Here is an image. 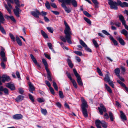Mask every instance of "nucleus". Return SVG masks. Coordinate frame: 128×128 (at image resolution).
Here are the masks:
<instances>
[{"label": "nucleus", "mask_w": 128, "mask_h": 128, "mask_svg": "<svg viewBox=\"0 0 128 128\" xmlns=\"http://www.w3.org/2000/svg\"><path fill=\"white\" fill-rule=\"evenodd\" d=\"M64 22L66 27L65 28V30L64 31V33L65 34V38L62 36H60V38L64 42H66V40L68 43L71 44L72 42L70 40L71 38L70 34L72 33L70 28L66 21H64Z\"/></svg>", "instance_id": "1"}, {"label": "nucleus", "mask_w": 128, "mask_h": 128, "mask_svg": "<svg viewBox=\"0 0 128 128\" xmlns=\"http://www.w3.org/2000/svg\"><path fill=\"white\" fill-rule=\"evenodd\" d=\"M108 4L110 6L111 8L115 10H117L118 8L117 6L119 5L122 2L120 0H118L117 2H114L112 0H108Z\"/></svg>", "instance_id": "2"}, {"label": "nucleus", "mask_w": 128, "mask_h": 128, "mask_svg": "<svg viewBox=\"0 0 128 128\" xmlns=\"http://www.w3.org/2000/svg\"><path fill=\"white\" fill-rule=\"evenodd\" d=\"M16 5L15 6V8L13 10L14 13L18 18H19L20 16V13L22 12L21 10L19 8L20 7L21 5L20 4L19 2L16 4Z\"/></svg>", "instance_id": "3"}, {"label": "nucleus", "mask_w": 128, "mask_h": 128, "mask_svg": "<svg viewBox=\"0 0 128 128\" xmlns=\"http://www.w3.org/2000/svg\"><path fill=\"white\" fill-rule=\"evenodd\" d=\"M73 71L75 76L77 78V81L78 85L81 86H83V83L79 74L77 73L75 69H73Z\"/></svg>", "instance_id": "4"}, {"label": "nucleus", "mask_w": 128, "mask_h": 128, "mask_svg": "<svg viewBox=\"0 0 128 128\" xmlns=\"http://www.w3.org/2000/svg\"><path fill=\"white\" fill-rule=\"evenodd\" d=\"M81 100L82 103V112H87V110L86 109L88 108V105L87 102L83 98H81Z\"/></svg>", "instance_id": "5"}, {"label": "nucleus", "mask_w": 128, "mask_h": 128, "mask_svg": "<svg viewBox=\"0 0 128 128\" xmlns=\"http://www.w3.org/2000/svg\"><path fill=\"white\" fill-rule=\"evenodd\" d=\"M80 44L86 50L90 52H92L91 50L88 47L87 45L83 40H80Z\"/></svg>", "instance_id": "6"}, {"label": "nucleus", "mask_w": 128, "mask_h": 128, "mask_svg": "<svg viewBox=\"0 0 128 128\" xmlns=\"http://www.w3.org/2000/svg\"><path fill=\"white\" fill-rule=\"evenodd\" d=\"M31 13L32 15L36 18H39V15H41V14L39 11L36 9V10L35 11H32Z\"/></svg>", "instance_id": "7"}, {"label": "nucleus", "mask_w": 128, "mask_h": 128, "mask_svg": "<svg viewBox=\"0 0 128 128\" xmlns=\"http://www.w3.org/2000/svg\"><path fill=\"white\" fill-rule=\"evenodd\" d=\"M61 6L63 8L65 12L67 13L71 12L72 9L71 8L67 7L66 5L62 4Z\"/></svg>", "instance_id": "8"}, {"label": "nucleus", "mask_w": 128, "mask_h": 128, "mask_svg": "<svg viewBox=\"0 0 128 128\" xmlns=\"http://www.w3.org/2000/svg\"><path fill=\"white\" fill-rule=\"evenodd\" d=\"M1 78H2V81L3 82H4L5 81H9L10 80V77L6 74L2 75Z\"/></svg>", "instance_id": "9"}, {"label": "nucleus", "mask_w": 128, "mask_h": 128, "mask_svg": "<svg viewBox=\"0 0 128 128\" xmlns=\"http://www.w3.org/2000/svg\"><path fill=\"white\" fill-rule=\"evenodd\" d=\"M8 6L6 4L4 6L9 13L10 14L11 12V10L12 9V8L10 3L8 2Z\"/></svg>", "instance_id": "10"}, {"label": "nucleus", "mask_w": 128, "mask_h": 128, "mask_svg": "<svg viewBox=\"0 0 128 128\" xmlns=\"http://www.w3.org/2000/svg\"><path fill=\"white\" fill-rule=\"evenodd\" d=\"M60 2L62 3V4L70 5L72 0H58Z\"/></svg>", "instance_id": "11"}, {"label": "nucleus", "mask_w": 128, "mask_h": 128, "mask_svg": "<svg viewBox=\"0 0 128 128\" xmlns=\"http://www.w3.org/2000/svg\"><path fill=\"white\" fill-rule=\"evenodd\" d=\"M6 86L11 90H14L15 89L14 85L13 84L10 83H7L6 85Z\"/></svg>", "instance_id": "12"}, {"label": "nucleus", "mask_w": 128, "mask_h": 128, "mask_svg": "<svg viewBox=\"0 0 128 128\" xmlns=\"http://www.w3.org/2000/svg\"><path fill=\"white\" fill-rule=\"evenodd\" d=\"M28 84L30 88L29 89V91L30 92L33 93V91L35 90L34 87L30 82H28Z\"/></svg>", "instance_id": "13"}, {"label": "nucleus", "mask_w": 128, "mask_h": 128, "mask_svg": "<svg viewBox=\"0 0 128 128\" xmlns=\"http://www.w3.org/2000/svg\"><path fill=\"white\" fill-rule=\"evenodd\" d=\"M98 109L99 111V112H106V108L102 104H100V107H98Z\"/></svg>", "instance_id": "14"}, {"label": "nucleus", "mask_w": 128, "mask_h": 128, "mask_svg": "<svg viewBox=\"0 0 128 128\" xmlns=\"http://www.w3.org/2000/svg\"><path fill=\"white\" fill-rule=\"evenodd\" d=\"M24 96L22 95H19L16 98L15 100L17 102H18L22 101L23 100Z\"/></svg>", "instance_id": "15"}, {"label": "nucleus", "mask_w": 128, "mask_h": 128, "mask_svg": "<svg viewBox=\"0 0 128 128\" xmlns=\"http://www.w3.org/2000/svg\"><path fill=\"white\" fill-rule=\"evenodd\" d=\"M23 116L22 115L20 114H17L13 116V118L15 120H20L21 119Z\"/></svg>", "instance_id": "16"}, {"label": "nucleus", "mask_w": 128, "mask_h": 128, "mask_svg": "<svg viewBox=\"0 0 128 128\" xmlns=\"http://www.w3.org/2000/svg\"><path fill=\"white\" fill-rule=\"evenodd\" d=\"M119 18L123 25L126 24V22L124 19V17L122 14H120L119 16Z\"/></svg>", "instance_id": "17"}, {"label": "nucleus", "mask_w": 128, "mask_h": 128, "mask_svg": "<svg viewBox=\"0 0 128 128\" xmlns=\"http://www.w3.org/2000/svg\"><path fill=\"white\" fill-rule=\"evenodd\" d=\"M95 124L97 128H101V122L99 120H97L95 121Z\"/></svg>", "instance_id": "18"}, {"label": "nucleus", "mask_w": 128, "mask_h": 128, "mask_svg": "<svg viewBox=\"0 0 128 128\" xmlns=\"http://www.w3.org/2000/svg\"><path fill=\"white\" fill-rule=\"evenodd\" d=\"M117 40L122 45L124 46L125 45V42L124 40L122 38L118 37L117 38Z\"/></svg>", "instance_id": "19"}, {"label": "nucleus", "mask_w": 128, "mask_h": 128, "mask_svg": "<svg viewBox=\"0 0 128 128\" xmlns=\"http://www.w3.org/2000/svg\"><path fill=\"white\" fill-rule=\"evenodd\" d=\"M47 74V78L48 80L50 81H51L52 80L51 76V73L49 70H46Z\"/></svg>", "instance_id": "20"}, {"label": "nucleus", "mask_w": 128, "mask_h": 128, "mask_svg": "<svg viewBox=\"0 0 128 128\" xmlns=\"http://www.w3.org/2000/svg\"><path fill=\"white\" fill-rule=\"evenodd\" d=\"M120 117L122 120L123 121L126 120V116L124 114V112H121Z\"/></svg>", "instance_id": "21"}, {"label": "nucleus", "mask_w": 128, "mask_h": 128, "mask_svg": "<svg viewBox=\"0 0 128 128\" xmlns=\"http://www.w3.org/2000/svg\"><path fill=\"white\" fill-rule=\"evenodd\" d=\"M42 61L43 63L45 66L46 70H49L48 68V64L44 58L42 59Z\"/></svg>", "instance_id": "22"}, {"label": "nucleus", "mask_w": 128, "mask_h": 128, "mask_svg": "<svg viewBox=\"0 0 128 128\" xmlns=\"http://www.w3.org/2000/svg\"><path fill=\"white\" fill-rule=\"evenodd\" d=\"M6 17L8 19H10L12 21L14 22H16V20L14 19V17L12 16H8L7 15L6 16Z\"/></svg>", "instance_id": "23"}, {"label": "nucleus", "mask_w": 128, "mask_h": 128, "mask_svg": "<svg viewBox=\"0 0 128 128\" xmlns=\"http://www.w3.org/2000/svg\"><path fill=\"white\" fill-rule=\"evenodd\" d=\"M1 51L0 52V55L1 57H3L5 56L4 49L3 47H1Z\"/></svg>", "instance_id": "24"}, {"label": "nucleus", "mask_w": 128, "mask_h": 128, "mask_svg": "<svg viewBox=\"0 0 128 128\" xmlns=\"http://www.w3.org/2000/svg\"><path fill=\"white\" fill-rule=\"evenodd\" d=\"M16 40L18 44L20 46L22 45V43L20 38L17 36L16 37Z\"/></svg>", "instance_id": "25"}, {"label": "nucleus", "mask_w": 128, "mask_h": 128, "mask_svg": "<svg viewBox=\"0 0 128 128\" xmlns=\"http://www.w3.org/2000/svg\"><path fill=\"white\" fill-rule=\"evenodd\" d=\"M104 86L106 88V89L110 93H112V90L110 87H109L108 85L106 84H104Z\"/></svg>", "instance_id": "26"}, {"label": "nucleus", "mask_w": 128, "mask_h": 128, "mask_svg": "<svg viewBox=\"0 0 128 128\" xmlns=\"http://www.w3.org/2000/svg\"><path fill=\"white\" fill-rule=\"evenodd\" d=\"M101 125L104 128H106L108 126L107 124L103 120L101 121Z\"/></svg>", "instance_id": "27"}, {"label": "nucleus", "mask_w": 128, "mask_h": 128, "mask_svg": "<svg viewBox=\"0 0 128 128\" xmlns=\"http://www.w3.org/2000/svg\"><path fill=\"white\" fill-rule=\"evenodd\" d=\"M104 80L106 82H108L110 81V77L108 74H106L105 76Z\"/></svg>", "instance_id": "28"}, {"label": "nucleus", "mask_w": 128, "mask_h": 128, "mask_svg": "<svg viewBox=\"0 0 128 128\" xmlns=\"http://www.w3.org/2000/svg\"><path fill=\"white\" fill-rule=\"evenodd\" d=\"M41 32L42 36L45 38H48V37L47 34L43 30H41Z\"/></svg>", "instance_id": "29"}, {"label": "nucleus", "mask_w": 128, "mask_h": 128, "mask_svg": "<svg viewBox=\"0 0 128 128\" xmlns=\"http://www.w3.org/2000/svg\"><path fill=\"white\" fill-rule=\"evenodd\" d=\"M120 72V70L119 68H117L114 70V72L117 76H119V74Z\"/></svg>", "instance_id": "30"}, {"label": "nucleus", "mask_w": 128, "mask_h": 128, "mask_svg": "<svg viewBox=\"0 0 128 128\" xmlns=\"http://www.w3.org/2000/svg\"><path fill=\"white\" fill-rule=\"evenodd\" d=\"M67 62L69 67L71 68H72L73 66V65L72 64L71 60L69 59L67 60Z\"/></svg>", "instance_id": "31"}, {"label": "nucleus", "mask_w": 128, "mask_h": 128, "mask_svg": "<svg viewBox=\"0 0 128 128\" xmlns=\"http://www.w3.org/2000/svg\"><path fill=\"white\" fill-rule=\"evenodd\" d=\"M71 3L74 7H76L77 6V3L75 0H72Z\"/></svg>", "instance_id": "32"}, {"label": "nucleus", "mask_w": 128, "mask_h": 128, "mask_svg": "<svg viewBox=\"0 0 128 128\" xmlns=\"http://www.w3.org/2000/svg\"><path fill=\"white\" fill-rule=\"evenodd\" d=\"M30 56L32 59L34 64H37V61L33 55L32 54H30Z\"/></svg>", "instance_id": "33"}, {"label": "nucleus", "mask_w": 128, "mask_h": 128, "mask_svg": "<svg viewBox=\"0 0 128 128\" xmlns=\"http://www.w3.org/2000/svg\"><path fill=\"white\" fill-rule=\"evenodd\" d=\"M121 33L125 36H127L128 34V32L125 29H123L120 32Z\"/></svg>", "instance_id": "34"}, {"label": "nucleus", "mask_w": 128, "mask_h": 128, "mask_svg": "<svg viewBox=\"0 0 128 128\" xmlns=\"http://www.w3.org/2000/svg\"><path fill=\"white\" fill-rule=\"evenodd\" d=\"M45 4V6L47 8L48 10L50 9V5L49 2L48 1H46V2Z\"/></svg>", "instance_id": "35"}, {"label": "nucleus", "mask_w": 128, "mask_h": 128, "mask_svg": "<svg viewBox=\"0 0 128 128\" xmlns=\"http://www.w3.org/2000/svg\"><path fill=\"white\" fill-rule=\"evenodd\" d=\"M37 100L40 103L44 102L45 101L44 99L43 98H38Z\"/></svg>", "instance_id": "36"}, {"label": "nucleus", "mask_w": 128, "mask_h": 128, "mask_svg": "<svg viewBox=\"0 0 128 128\" xmlns=\"http://www.w3.org/2000/svg\"><path fill=\"white\" fill-rule=\"evenodd\" d=\"M92 42L96 48H98V44L96 40L94 39H93L92 40Z\"/></svg>", "instance_id": "37"}, {"label": "nucleus", "mask_w": 128, "mask_h": 128, "mask_svg": "<svg viewBox=\"0 0 128 128\" xmlns=\"http://www.w3.org/2000/svg\"><path fill=\"white\" fill-rule=\"evenodd\" d=\"M74 52L80 56H82L83 55L82 52H80L75 51Z\"/></svg>", "instance_id": "38"}, {"label": "nucleus", "mask_w": 128, "mask_h": 128, "mask_svg": "<svg viewBox=\"0 0 128 128\" xmlns=\"http://www.w3.org/2000/svg\"><path fill=\"white\" fill-rule=\"evenodd\" d=\"M84 20L89 24L91 25V22L90 20L88 18L86 17H84Z\"/></svg>", "instance_id": "39"}, {"label": "nucleus", "mask_w": 128, "mask_h": 128, "mask_svg": "<svg viewBox=\"0 0 128 128\" xmlns=\"http://www.w3.org/2000/svg\"><path fill=\"white\" fill-rule=\"evenodd\" d=\"M128 3L125 2H123V3L122 2L121 4L119 5L122 7H123L124 6H126L128 5Z\"/></svg>", "instance_id": "40"}, {"label": "nucleus", "mask_w": 128, "mask_h": 128, "mask_svg": "<svg viewBox=\"0 0 128 128\" xmlns=\"http://www.w3.org/2000/svg\"><path fill=\"white\" fill-rule=\"evenodd\" d=\"M9 36L12 40L14 42L16 41V39L13 34L11 33H10Z\"/></svg>", "instance_id": "41"}, {"label": "nucleus", "mask_w": 128, "mask_h": 128, "mask_svg": "<svg viewBox=\"0 0 128 128\" xmlns=\"http://www.w3.org/2000/svg\"><path fill=\"white\" fill-rule=\"evenodd\" d=\"M72 83L74 86L76 88H77L78 86L77 84L74 80H72V81H71Z\"/></svg>", "instance_id": "42"}, {"label": "nucleus", "mask_w": 128, "mask_h": 128, "mask_svg": "<svg viewBox=\"0 0 128 128\" xmlns=\"http://www.w3.org/2000/svg\"><path fill=\"white\" fill-rule=\"evenodd\" d=\"M52 82L53 84V86L54 89L58 91V87L56 85V83L54 81H53Z\"/></svg>", "instance_id": "43"}, {"label": "nucleus", "mask_w": 128, "mask_h": 128, "mask_svg": "<svg viewBox=\"0 0 128 128\" xmlns=\"http://www.w3.org/2000/svg\"><path fill=\"white\" fill-rule=\"evenodd\" d=\"M66 73L68 77L70 79L71 81H72L74 80L72 79L71 75L68 72H66Z\"/></svg>", "instance_id": "44"}, {"label": "nucleus", "mask_w": 128, "mask_h": 128, "mask_svg": "<svg viewBox=\"0 0 128 128\" xmlns=\"http://www.w3.org/2000/svg\"><path fill=\"white\" fill-rule=\"evenodd\" d=\"M83 13L86 16L88 17H90L91 16V15L89 14L87 11H83Z\"/></svg>", "instance_id": "45"}, {"label": "nucleus", "mask_w": 128, "mask_h": 128, "mask_svg": "<svg viewBox=\"0 0 128 128\" xmlns=\"http://www.w3.org/2000/svg\"><path fill=\"white\" fill-rule=\"evenodd\" d=\"M97 72L98 73L99 75L100 76H102L103 74L100 68H97Z\"/></svg>", "instance_id": "46"}, {"label": "nucleus", "mask_w": 128, "mask_h": 128, "mask_svg": "<svg viewBox=\"0 0 128 128\" xmlns=\"http://www.w3.org/2000/svg\"><path fill=\"white\" fill-rule=\"evenodd\" d=\"M46 28L51 33L53 32L54 31L53 29L51 27H48Z\"/></svg>", "instance_id": "47"}, {"label": "nucleus", "mask_w": 128, "mask_h": 128, "mask_svg": "<svg viewBox=\"0 0 128 128\" xmlns=\"http://www.w3.org/2000/svg\"><path fill=\"white\" fill-rule=\"evenodd\" d=\"M110 118L111 121H113L114 120L112 112H110L109 114Z\"/></svg>", "instance_id": "48"}, {"label": "nucleus", "mask_w": 128, "mask_h": 128, "mask_svg": "<svg viewBox=\"0 0 128 128\" xmlns=\"http://www.w3.org/2000/svg\"><path fill=\"white\" fill-rule=\"evenodd\" d=\"M4 20L5 19L3 17V16L0 17V23L1 24V23H4Z\"/></svg>", "instance_id": "49"}, {"label": "nucleus", "mask_w": 128, "mask_h": 128, "mask_svg": "<svg viewBox=\"0 0 128 128\" xmlns=\"http://www.w3.org/2000/svg\"><path fill=\"white\" fill-rule=\"evenodd\" d=\"M28 96L30 99L31 100L32 102H34V100L33 96L30 94H29Z\"/></svg>", "instance_id": "50"}, {"label": "nucleus", "mask_w": 128, "mask_h": 128, "mask_svg": "<svg viewBox=\"0 0 128 128\" xmlns=\"http://www.w3.org/2000/svg\"><path fill=\"white\" fill-rule=\"evenodd\" d=\"M2 91H4V93L7 95L8 94V90L6 88H4Z\"/></svg>", "instance_id": "51"}, {"label": "nucleus", "mask_w": 128, "mask_h": 128, "mask_svg": "<svg viewBox=\"0 0 128 128\" xmlns=\"http://www.w3.org/2000/svg\"><path fill=\"white\" fill-rule=\"evenodd\" d=\"M59 94L60 97V98H64V95L62 92V91H59Z\"/></svg>", "instance_id": "52"}, {"label": "nucleus", "mask_w": 128, "mask_h": 128, "mask_svg": "<svg viewBox=\"0 0 128 128\" xmlns=\"http://www.w3.org/2000/svg\"><path fill=\"white\" fill-rule=\"evenodd\" d=\"M49 89L50 90L51 93L53 94H54V92L53 88L50 86L49 87Z\"/></svg>", "instance_id": "53"}, {"label": "nucleus", "mask_w": 128, "mask_h": 128, "mask_svg": "<svg viewBox=\"0 0 128 128\" xmlns=\"http://www.w3.org/2000/svg\"><path fill=\"white\" fill-rule=\"evenodd\" d=\"M102 32L104 34L107 36L110 35V34L105 30H102Z\"/></svg>", "instance_id": "54"}, {"label": "nucleus", "mask_w": 128, "mask_h": 128, "mask_svg": "<svg viewBox=\"0 0 128 128\" xmlns=\"http://www.w3.org/2000/svg\"><path fill=\"white\" fill-rule=\"evenodd\" d=\"M121 68L122 70V73L124 74V73L126 71V69L124 68L122 66H121Z\"/></svg>", "instance_id": "55"}, {"label": "nucleus", "mask_w": 128, "mask_h": 128, "mask_svg": "<svg viewBox=\"0 0 128 128\" xmlns=\"http://www.w3.org/2000/svg\"><path fill=\"white\" fill-rule=\"evenodd\" d=\"M113 82L112 81H110L108 83L113 88L114 87V85L113 83Z\"/></svg>", "instance_id": "56"}, {"label": "nucleus", "mask_w": 128, "mask_h": 128, "mask_svg": "<svg viewBox=\"0 0 128 128\" xmlns=\"http://www.w3.org/2000/svg\"><path fill=\"white\" fill-rule=\"evenodd\" d=\"M16 74L18 78L19 79L20 78V74L19 72H18V71H16Z\"/></svg>", "instance_id": "57"}, {"label": "nucleus", "mask_w": 128, "mask_h": 128, "mask_svg": "<svg viewBox=\"0 0 128 128\" xmlns=\"http://www.w3.org/2000/svg\"><path fill=\"white\" fill-rule=\"evenodd\" d=\"M114 24L116 26L119 27L120 26L121 23L120 22H115L114 23Z\"/></svg>", "instance_id": "58"}, {"label": "nucleus", "mask_w": 128, "mask_h": 128, "mask_svg": "<svg viewBox=\"0 0 128 128\" xmlns=\"http://www.w3.org/2000/svg\"><path fill=\"white\" fill-rule=\"evenodd\" d=\"M51 6L53 8H57V6L56 4L54 3H52L50 4Z\"/></svg>", "instance_id": "59"}, {"label": "nucleus", "mask_w": 128, "mask_h": 128, "mask_svg": "<svg viewBox=\"0 0 128 128\" xmlns=\"http://www.w3.org/2000/svg\"><path fill=\"white\" fill-rule=\"evenodd\" d=\"M51 11L56 15H58L59 14V12L56 11L51 10Z\"/></svg>", "instance_id": "60"}, {"label": "nucleus", "mask_w": 128, "mask_h": 128, "mask_svg": "<svg viewBox=\"0 0 128 128\" xmlns=\"http://www.w3.org/2000/svg\"><path fill=\"white\" fill-rule=\"evenodd\" d=\"M19 92L20 94H22L24 92V90L22 88H20L19 89Z\"/></svg>", "instance_id": "61"}, {"label": "nucleus", "mask_w": 128, "mask_h": 128, "mask_svg": "<svg viewBox=\"0 0 128 128\" xmlns=\"http://www.w3.org/2000/svg\"><path fill=\"white\" fill-rule=\"evenodd\" d=\"M45 82L46 84L48 86L50 87L51 84L50 82L47 80H46L45 81Z\"/></svg>", "instance_id": "62"}, {"label": "nucleus", "mask_w": 128, "mask_h": 128, "mask_svg": "<svg viewBox=\"0 0 128 128\" xmlns=\"http://www.w3.org/2000/svg\"><path fill=\"white\" fill-rule=\"evenodd\" d=\"M41 15L43 16H44V17L47 14V12H44L42 11L41 12Z\"/></svg>", "instance_id": "63"}, {"label": "nucleus", "mask_w": 128, "mask_h": 128, "mask_svg": "<svg viewBox=\"0 0 128 128\" xmlns=\"http://www.w3.org/2000/svg\"><path fill=\"white\" fill-rule=\"evenodd\" d=\"M56 106L59 108H60L62 105L59 102H57L56 103Z\"/></svg>", "instance_id": "64"}]
</instances>
